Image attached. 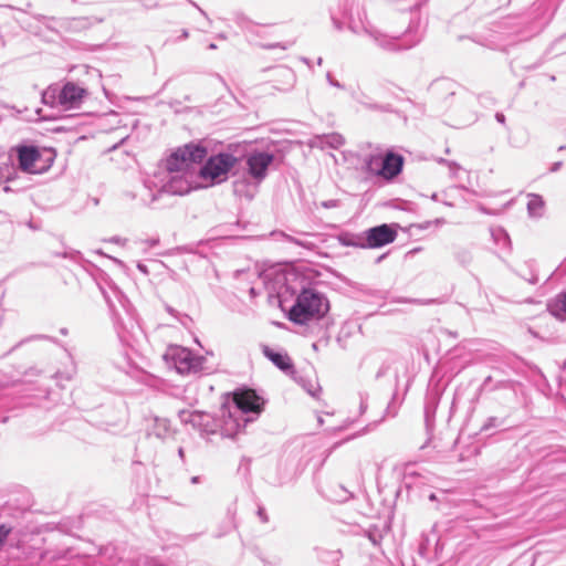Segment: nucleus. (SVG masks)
<instances>
[{"mask_svg":"<svg viewBox=\"0 0 566 566\" xmlns=\"http://www.w3.org/2000/svg\"><path fill=\"white\" fill-rule=\"evenodd\" d=\"M544 206V202L541 197L532 196L528 200L527 208L530 212L534 216L538 214Z\"/></svg>","mask_w":566,"mask_h":566,"instance_id":"12","label":"nucleus"},{"mask_svg":"<svg viewBox=\"0 0 566 566\" xmlns=\"http://www.w3.org/2000/svg\"><path fill=\"white\" fill-rule=\"evenodd\" d=\"M175 365L179 373H187L191 369L193 357L187 349H180L175 354Z\"/></svg>","mask_w":566,"mask_h":566,"instance_id":"11","label":"nucleus"},{"mask_svg":"<svg viewBox=\"0 0 566 566\" xmlns=\"http://www.w3.org/2000/svg\"><path fill=\"white\" fill-rule=\"evenodd\" d=\"M86 95V90L75 83H66L59 94V103L67 108L78 106Z\"/></svg>","mask_w":566,"mask_h":566,"instance_id":"7","label":"nucleus"},{"mask_svg":"<svg viewBox=\"0 0 566 566\" xmlns=\"http://www.w3.org/2000/svg\"><path fill=\"white\" fill-rule=\"evenodd\" d=\"M264 355L281 370L290 371L293 369L291 357L286 353L274 352L270 348H264Z\"/></svg>","mask_w":566,"mask_h":566,"instance_id":"10","label":"nucleus"},{"mask_svg":"<svg viewBox=\"0 0 566 566\" xmlns=\"http://www.w3.org/2000/svg\"><path fill=\"white\" fill-rule=\"evenodd\" d=\"M272 160L273 156L268 153H256L251 155L248 159V166L251 175L256 178L263 177Z\"/></svg>","mask_w":566,"mask_h":566,"instance_id":"8","label":"nucleus"},{"mask_svg":"<svg viewBox=\"0 0 566 566\" xmlns=\"http://www.w3.org/2000/svg\"><path fill=\"white\" fill-rule=\"evenodd\" d=\"M12 527H10L7 524L0 525V549L3 547V545L7 542L8 536L11 534Z\"/></svg>","mask_w":566,"mask_h":566,"instance_id":"14","label":"nucleus"},{"mask_svg":"<svg viewBox=\"0 0 566 566\" xmlns=\"http://www.w3.org/2000/svg\"><path fill=\"white\" fill-rule=\"evenodd\" d=\"M18 154L19 168L28 174H41L46 170L54 159V154L51 150L50 157L45 159L44 165L39 166L42 160L43 153L35 146H18L15 148Z\"/></svg>","mask_w":566,"mask_h":566,"instance_id":"4","label":"nucleus"},{"mask_svg":"<svg viewBox=\"0 0 566 566\" xmlns=\"http://www.w3.org/2000/svg\"><path fill=\"white\" fill-rule=\"evenodd\" d=\"M326 310L327 305L321 294L312 290H304L291 307L289 318L296 324H305L324 315Z\"/></svg>","mask_w":566,"mask_h":566,"instance_id":"1","label":"nucleus"},{"mask_svg":"<svg viewBox=\"0 0 566 566\" xmlns=\"http://www.w3.org/2000/svg\"><path fill=\"white\" fill-rule=\"evenodd\" d=\"M237 159L230 154H219L208 159L200 169L199 176L210 185L223 181L228 172L234 166Z\"/></svg>","mask_w":566,"mask_h":566,"instance_id":"3","label":"nucleus"},{"mask_svg":"<svg viewBox=\"0 0 566 566\" xmlns=\"http://www.w3.org/2000/svg\"><path fill=\"white\" fill-rule=\"evenodd\" d=\"M207 154V148L199 144L184 145L166 159V168L170 172L188 170L193 164L201 163Z\"/></svg>","mask_w":566,"mask_h":566,"instance_id":"2","label":"nucleus"},{"mask_svg":"<svg viewBox=\"0 0 566 566\" xmlns=\"http://www.w3.org/2000/svg\"><path fill=\"white\" fill-rule=\"evenodd\" d=\"M397 231L389 224L374 227L367 231L366 241L369 248H380L394 242Z\"/></svg>","mask_w":566,"mask_h":566,"instance_id":"6","label":"nucleus"},{"mask_svg":"<svg viewBox=\"0 0 566 566\" xmlns=\"http://www.w3.org/2000/svg\"><path fill=\"white\" fill-rule=\"evenodd\" d=\"M555 307L556 315L562 319H566V292L557 297Z\"/></svg>","mask_w":566,"mask_h":566,"instance_id":"13","label":"nucleus"},{"mask_svg":"<svg viewBox=\"0 0 566 566\" xmlns=\"http://www.w3.org/2000/svg\"><path fill=\"white\" fill-rule=\"evenodd\" d=\"M403 158L400 155L388 153L382 159L381 175L386 178L396 177L402 168Z\"/></svg>","mask_w":566,"mask_h":566,"instance_id":"9","label":"nucleus"},{"mask_svg":"<svg viewBox=\"0 0 566 566\" xmlns=\"http://www.w3.org/2000/svg\"><path fill=\"white\" fill-rule=\"evenodd\" d=\"M232 400L242 412L259 413L263 409V401L254 389H238L232 392Z\"/></svg>","mask_w":566,"mask_h":566,"instance_id":"5","label":"nucleus"}]
</instances>
